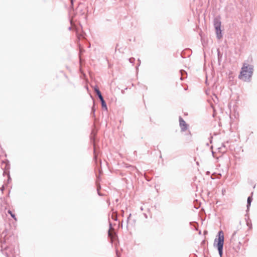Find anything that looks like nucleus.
Masks as SVG:
<instances>
[{
  "label": "nucleus",
  "mask_w": 257,
  "mask_h": 257,
  "mask_svg": "<svg viewBox=\"0 0 257 257\" xmlns=\"http://www.w3.org/2000/svg\"><path fill=\"white\" fill-rule=\"evenodd\" d=\"M218 239L215 240V242H217V247L220 256H222L223 251V246L224 243V233L222 230L218 232Z\"/></svg>",
  "instance_id": "nucleus-2"
},
{
  "label": "nucleus",
  "mask_w": 257,
  "mask_h": 257,
  "mask_svg": "<svg viewBox=\"0 0 257 257\" xmlns=\"http://www.w3.org/2000/svg\"><path fill=\"white\" fill-rule=\"evenodd\" d=\"M99 99H100V101L101 102V104H102V106L103 107H105V108L106 107V103L105 102V101L104 100L103 98V97L102 96H100V97H99Z\"/></svg>",
  "instance_id": "nucleus-5"
},
{
  "label": "nucleus",
  "mask_w": 257,
  "mask_h": 257,
  "mask_svg": "<svg viewBox=\"0 0 257 257\" xmlns=\"http://www.w3.org/2000/svg\"><path fill=\"white\" fill-rule=\"evenodd\" d=\"M108 235L110 237L111 239L112 240L114 235L113 234V232L111 230H109L108 232Z\"/></svg>",
  "instance_id": "nucleus-7"
},
{
  "label": "nucleus",
  "mask_w": 257,
  "mask_h": 257,
  "mask_svg": "<svg viewBox=\"0 0 257 257\" xmlns=\"http://www.w3.org/2000/svg\"><path fill=\"white\" fill-rule=\"evenodd\" d=\"M94 90L96 92V93L97 95H98V97H100V96H102L101 92H100V91H99V90L98 89V88L95 87L94 88Z\"/></svg>",
  "instance_id": "nucleus-6"
},
{
  "label": "nucleus",
  "mask_w": 257,
  "mask_h": 257,
  "mask_svg": "<svg viewBox=\"0 0 257 257\" xmlns=\"http://www.w3.org/2000/svg\"><path fill=\"white\" fill-rule=\"evenodd\" d=\"M252 200V198L251 197H248L247 198V204L248 205H250L251 201Z\"/></svg>",
  "instance_id": "nucleus-9"
},
{
  "label": "nucleus",
  "mask_w": 257,
  "mask_h": 257,
  "mask_svg": "<svg viewBox=\"0 0 257 257\" xmlns=\"http://www.w3.org/2000/svg\"><path fill=\"white\" fill-rule=\"evenodd\" d=\"M179 124L182 131H185L188 128V124L181 117L179 118Z\"/></svg>",
  "instance_id": "nucleus-3"
},
{
  "label": "nucleus",
  "mask_w": 257,
  "mask_h": 257,
  "mask_svg": "<svg viewBox=\"0 0 257 257\" xmlns=\"http://www.w3.org/2000/svg\"><path fill=\"white\" fill-rule=\"evenodd\" d=\"M8 213L11 215V216L16 221L17 220V218L15 216V215L13 213V212L10 211V210H9L8 211Z\"/></svg>",
  "instance_id": "nucleus-8"
},
{
  "label": "nucleus",
  "mask_w": 257,
  "mask_h": 257,
  "mask_svg": "<svg viewBox=\"0 0 257 257\" xmlns=\"http://www.w3.org/2000/svg\"><path fill=\"white\" fill-rule=\"evenodd\" d=\"M215 30L217 37L218 39H220L222 37L220 23L215 24Z\"/></svg>",
  "instance_id": "nucleus-4"
},
{
  "label": "nucleus",
  "mask_w": 257,
  "mask_h": 257,
  "mask_svg": "<svg viewBox=\"0 0 257 257\" xmlns=\"http://www.w3.org/2000/svg\"><path fill=\"white\" fill-rule=\"evenodd\" d=\"M252 72V66L247 64L244 63L241 68V70L238 76V78L244 81H248L251 77Z\"/></svg>",
  "instance_id": "nucleus-1"
}]
</instances>
